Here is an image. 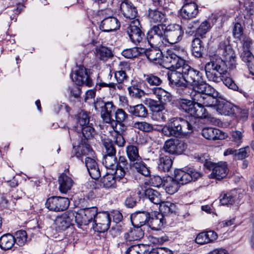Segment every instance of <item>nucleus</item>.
I'll return each mask as SVG.
<instances>
[{"mask_svg": "<svg viewBox=\"0 0 254 254\" xmlns=\"http://www.w3.org/2000/svg\"><path fill=\"white\" fill-rule=\"evenodd\" d=\"M218 54L222 55L223 60L218 55L210 56V62L205 64L204 70L206 78L210 81L218 83L221 80L229 89L238 91L239 87L232 78H221L226 74L228 68L233 69L236 67V57L234 51L224 41L220 42L217 50Z\"/></svg>", "mask_w": 254, "mask_h": 254, "instance_id": "1", "label": "nucleus"}, {"mask_svg": "<svg viewBox=\"0 0 254 254\" xmlns=\"http://www.w3.org/2000/svg\"><path fill=\"white\" fill-rule=\"evenodd\" d=\"M192 131V126L187 120L181 118L171 119L168 125L162 128L164 135L168 136L182 138L187 136Z\"/></svg>", "mask_w": 254, "mask_h": 254, "instance_id": "2", "label": "nucleus"}, {"mask_svg": "<svg viewBox=\"0 0 254 254\" xmlns=\"http://www.w3.org/2000/svg\"><path fill=\"white\" fill-rule=\"evenodd\" d=\"M126 153L130 161V165L137 172L144 176L150 175V171L143 162L141 156L139 154L137 147L133 145H129L126 147Z\"/></svg>", "mask_w": 254, "mask_h": 254, "instance_id": "3", "label": "nucleus"}, {"mask_svg": "<svg viewBox=\"0 0 254 254\" xmlns=\"http://www.w3.org/2000/svg\"><path fill=\"white\" fill-rule=\"evenodd\" d=\"M182 66L172 69L168 74V79L170 83L177 87V91L181 95H189V88L185 82L184 73L181 71Z\"/></svg>", "mask_w": 254, "mask_h": 254, "instance_id": "4", "label": "nucleus"}, {"mask_svg": "<svg viewBox=\"0 0 254 254\" xmlns=\"http://www.w3.org/2000/svg\"><path fill=\"white\" fill-rule=\"evenodd\" d=\"M165 24H158L153 26L148 32L147 39L151 46L161 47L164 45V27Z\"/></svg>", "mask_w": 254, "mask_h": 254, "instance_id": "5", "label": "nucleus"}, {"mask_svg": "<svg viewBox=\"0 0 254 254\" xmlns=\"http://www.w3.org/2000/svg\"><path fill=\"white\" fill-rule=\"evenodd\" d=\"M165 36L164 45L174 44L181 41L182 39L184 31L182 27L176 24L168 25L164 28Z\"/></svg>", "mask_w": 254, "mask_h": 254, "instance_id": "6", "label": "nucleus"}, {"mask_svg": "<svg viewBox=\"0 0 254 254\" xmlns=\"http://www.w3.org/2000/svg\"><path fill=\"white\" fill-rule=\"evenodd\" d=\"M149 218L150 215L146 212H138L131 215V223L134 227L137 228L131 232L132 235H136V238L134 239L137 240L143 237L144 233L142 230L139 228L144 225Z\"/></svg>", "mask_w": 254, "mask_h": 254, "instance_id": "7", "label": "nucleus"}, {"mask_svg": "<svg viewBox=\"0 0 254 254\" xmlns=\"http://www.w3.org/2000/svg\"><path fill=\"white\" fill-rule=\"evenodd\" d=\"M98 208L91 207L80 209L75 215V222L78 225H87L90 222H95V217L98 214Z\"/></svg>", "mask_w": 254, "mask_h": 254, "instance_id": "8", "label": "nucleus"}, {"mask_svg": "<svg viewBox=\"0 0 254 254\" xmlns=\"http://www.w3.org/2000/svg\"><path fill=\"white\" fill-rule=\"evenodd\" d=\"M69 200L64 197L52 196L47 199L45 205L50 210L59 212L66 210L69 206Z\"/></svg>", "mask_w": 254, "mask_h": 254, "instance_id": "9", "label": "nucleus"}, {"mask_svg": "<svg viewBox=\"0 0 254 254\" xmlns=\"http://www.w3.org/2000/svg\"><path fill=\"white\" fill-rule=\"evenodd\" d=\"M96 110L101 109V116L103 121L111 125L112 117V113L115 110V106L112 102H104L103 101H98L94 103Z\"/></svg>", "mask_w": 254, "mask_h": 254, "instance_id": "10", "label": "nucleus"}, {"mask_svg": "<svg viewBox=\"0 0 254 254\" xmlns=\"http://www.w3.org/2000/svg\"><path fill=\"white\" fill-rule=\"evenodd\" d=\"M75 222L74 213L68 211L57 217L55 220L56 229L58 231H64L68 228Z\"/></svg>", "mask_w": 254, "mask_h": 254, "instance_id": "11", "label": "nucleus"}, {"mask_svg": "<svg viewBox=\"0 0 254 254\" xmlns=\"http://www.w3.org/2000/svg\"><path fill=\"white\" fill-rule=\"evenodd\" d=\"M140 24L138 19L132 20L127 30L131 41L135 44L140 43L144 37V34L140 29Z\"/></svg>", "mask_w": 254, "mask_h": 254, "instance_id": "12", "label": "nucleus"}, {"mask_svg": "<svg viewBox=\"0 0 254 254\" xmlns=\"http://www.w3.org/2000/svg\"><path fill=\"white\" fill-rule=\"evenodd\" d=\"M187 148L186 143L183 141L174 139L166 140L163 146L164 151L171 154H181Z\"/></svg>", "mask_w": 254, "mask_h": 254, "instance_id": "13", "label": "nucleus"}, {"mask_svg": "<svg viewBox=\"0 0 254 254\" xmlns=\"http://www.w3.org/2000/svg\"><path fill=\"white\" fill-rule=\"evenodd\" d=\"M181 71L184 73L186 83L188 82L192 85L194 83L202 82L203 76L202 73L186 64V62L182 65Z\"/></svg>", "mask_w": 254, "mask_h": 254, "instance_id": "14", "label": "nucleus"}, {"mask_svg": "<svg viewBox=\"0 0 254 254\" xmlns=\"http://www.w3.org/2000/svg\"><path fill=\"white\" fill-rule=\"evenodd\" d=\"M200 173L195 171L186 172L182 169H176L174 171V178L179 184L185 185L191 181H195L200 177Z\"/></svg>", "mask_w": 254, "mask_h": 254, "instance_id": "15", "label": "nucleus"}, {"mask_svg": "<svg viewBox=\"0 0 254 254\" xmlns=\"http://www.w3.org/2000/svg\"><path fill=\"white\" fill-rule=\"evenodd\" d=\"M115 120L112 119L111 126L115 131L124 132L126 129L124 123L127 120L128 115L122 109H118L115 112Z\"/></svg>", "mask_w": 254, "mask_h": 254, "instance_id": "16", "label": "nucleus"}, {"mask_svg": "<svg viewBox=\"0 0 254 254\" xmlns=\"http://www.w3.org/2000/svg\"><path fill=\"white\" fill-rule=\"evenodd\" d=\"M70 77L77 85H85L89 87L92 85V81L87 73V69L83 66H79L75 73L70 74Z\"/></svg>", "mask_w": 254, "mask_h": 254, "instance_id": "17", "label": "nucleus"}, {"mask_svg": "<svg viewBox=\"0 0 254 254\" xmlns=\"http://www.w3.org/2000/svg\"><path fill=\"white\" fill-rule=\"evenodd\" d=\"M185 62L179 60L173 52H168L165 56L162 58L160 64L168 69H174L175 68L182 66Z\"/></svg>", "mask_w": 254, "mask_h": 254, "instance_id": "18", "label": "nucleus"}, {"mask_svg": "<svg viewBox=\"0 0 254 254\" xmlns=\"http://www.w3.org/2000/svg\"><path fill=\"white\" fill-rule=\"evenodd\" d=\"M95 230L100 233H104L110 227L111 218L107 212H98L95 217Z\"/></svg>", "mask_w": 254, "mask_h": 254, "instance_id": "19", "label": "nucleus"}, {"mask_svg": "<svg viewBox=\"0 0 254 254\" xmlns=\"http://www.w3.org/2000/svg\"><path fill=\"white\" fill-rule=\"evenodd\" d=\"M210 107L213 108L219 114L228 116L234 115V110H236L235 106L225 100H217L216 103Z\"/></svg>", "mask_w": 254, "mask_h": 254, "instance_id": "20", "label": "nucleus"}, {"mask_svg": "<svg viewBox=\"0 0 254 254\" xmlns=\"http://www.w3.org/2000/svg\"><path fill=\"white\" fill-rule=\"evenodd\" d=\"M116 171H115L116 176L117 178L122 179V183H127V179L125 178L126 172L128 170V162L125 156L119 157L118 161H117Z\"/></svg>", "mask_w": 254, "mask_h": 254, "instance_id": "21", "label": "nucleus"}, {"mask_svg": "<svg viewBox=\"0 0 254 254\" xmlns=\"http://www.w3.org/2000/svg\"><path fill=\"white\" fill-rule=\"evenodd\" d=\"M190 96L195 104L209 107L213 106V98L209 97L203 93L192 91L190 93Z\"/></svg>", "mask_w": 254, "mask_h": 254, "instance_id": "22", "label": "nucleus"}, {"mask_svg": "<svg viewBox=\"0 0 254 254\" xmlns=\"http://www.w3.org/2000/svg\"><path fill=\"white\" fill-rule=\"evenodd\" d=\"M120 27V23L118 19L113 16L104 18L101 23L100 28L104 32H111L118 29Z\"/></svg>", "mask_w": 254, "mask_h": 254, "instance_id": "23", "label": "nucleus"}, {"mask_svg": "<svg viewBox=\"0 0 254 254\" xmlns=\"http://www.w3.org/2000/svg\"><path fill=\"white\" fill-rule=\"evenodd\" d=\"M201 133L204 137L208 140L223 139L226 137L224 132L219 129L213 127H204L202 129Z\"/></svg>", "mask_w": 254, "mask_h": 254, "instance_id": "24", "label": "nucleus"}, {"mask_svg": "<svg viewBox=\"0 0 254 254\" xmlns=\"http://www.w3.org/2000/svg\"><path fill=\"white\" fill-rule=\"evenodd\" d=\"M121 10L125 17L128 19H134L137 15V10L133 4L127 0H125L121 4Z\"/></svg>", "mask_w": 254, "mask_h": 254, "instance_id": "25", "label": "nucleus"}, {"mask_svg": "<svg viewBox=\"0 0 254 254\" xmlns=\"http://www.w3.org/2000/svg\"><path fill=\"white\" fill-rule=\"evenodd\" d=\"M198 13V6L194 2H186L181 10V14L185 19L194 18Z\"/></svg>", "mask_w": 254, "mask_h": 254, "instance_id": "26", "label": "nucleus"}, {"mask_svg": "<svg viewBox=\"0 0 254 254\" xmlns=\"http://www.w3.org/2000/svg\"><path fill=\"white\" fill-rule=\"evenodd\" d=\"M85 163L91 177L94 180L98 179L101 174L96 161L90 156H87Z\"/></svg>", "mask_w": 254, "mask_h": 254, "instance_id": "27", "label": "nucleus"}, {"mask_svg": "<svg viewBox=\"0 0 254 254\" xmlns=\"http://www.w3.org/2000/svg\"><path fill=\"white\" fill-rule=\"evenodd\" d=\"M228 171L226 162H220L215 165L210 176L212 179L220 180L226 176Z\"/></svg>", "mask_w": 254, "mask_h": 254, "instance_id": "28", "label": "nucleus"}, {"mask_svg": "<svg viewBox=\"0 0 254 254\" xmlns=\"http://www.w3.org/2000/svg\"><path fill=\"white\" fill-rule=\"evenodd\" d=\"M151 48L144 50L143 49V53L144 52L147 59L150 61L155 64H160L162 58V53L161 50L158 48L159 46H151Z\"/></svg>", "mask_w": 254, "mask_h": 254, "instance_id": "29", "label": "nucleus"}, {"mask_svg": "<svg viewBox=\"0 0 254 254\" xmlns=\"http://www.w3.org/2000/svg\"><path fill=\"white\" fill-rule=\"evenodd\" d=\"M218 238L217 234L213 231L203 232L199 233L195 239V242L199 245L211 243Z\"/></svg>", "mask_w": 254, "mask_h": 254, "instance_id": "30", "label": "nucleus"}, {"mask_svg": "<svg viewBox=\"0 0 254 254\" xmlns=\"http://www.w3.org/2000/svg\"><path fill=\"white\" fill-rule=\"evenodd\" d=\"M58 182L59 190L63 193H66L70 190L74 184L73 180L64 173L59 177Z\"/></svg>", "mask_w": 254, "mask_h": 254, "instance_id": "31", "label": "nucleus"}, {"mask_svg": "<svg viewBox=\"0 0 254 254\" xmlns=\"http://www.w3.org/2000/svg\"><path fill=\"white\" fill-rule=\"evenodd\" d=\"M148 18L151 23L164 24L167 21L166 15L160 11L155 9L149 8L148 10Z\"/></svg>", "mask_w": 254, "mask_h": 254, "instance_id": "32", "label": "nucleus"}, {"mask_svg": "<svg viewBox=\"0 0 254 254\" xmlns=\"http://www.w3.org/2000/svg\"><path fill=\"white\" fill-rule=\"evenodd\" d=\"M151 91L161 103L166 104L172 100L171 94L161 87H154Z\"/></svg>", "mask_w": 254, "mask_h": 254, "instance_id": "33", "label": "nucleus"}, {"mask_svg": "<svg viewBox=\"0 0 254 254\" xmlns=\"http://www.w3.org/2000/svg\"><path fill=\"white\" fill-rule=\"evenodd\" d=\"M165 223L164 216L162 213L156 212L154 216L149 219V227L152 230H159Z\"/></svg>", "mask_w": 254, "mask_h": 254, "instance_id": "34", "label": "nucleus"}, {"mask_svg": "<svg viewBox=\"0 0 254 254\" xmlns=\"http://www.w3.org/2000/svg\"><path fill=\"white\" fill-rule=\"evenodd\" d=\"M114 174V176L113 174H107L104 176L101 179V185L105 188H110L116 187V181L121 182L122 183V179L117 178L115 172Z\"/></svg>", "mask_w": 254, "mask_h": 254, "instance_id": "35", "label": "nucleus"}, {"mask_svg": "<svg viewBox=\"0 0 254 254\" xmlns=\"http://www.w3.org/2000/svg\"><path fill=\"white\" fill-rule=\"evenodd\" d=\"M15 242V240L13 235L9 233L4 234L0 238V248L3 250H10Z\"/></svg>", "mask_w": 254, "mask_h": 254, "instance_id": "36", "label": "nucleus"}, {"mask_svg": "<svg viewBox=\"0 0 254 254\" xmlns=\"http://www.w3.org/2000/svg\"><path fill=\"white\" fill-rule=\"evenodd\" d=\"M173 161L169 156L161 154L159 157L158 168L159 170L163 172L169 171L172 167Z\"/></svg>", "mask_w": 254, "mask_h": 254, "instance_id": "37", "label": "nucleus"}, {"mask_svg": "<svg viewBox=\"0 0 254 254\" xmlns=\"http://www.w3.org/2000/svg\"><path fill=\"white\" fill-rule=\"evenodd\" d=\"M204 107L205 106L194 104L193 106L190 109V115L196 118L203 119L207 118L208 114Z\"/></svg>", "mask_w": 254, "mask_h": 254, "instance_id": "38", "label": "nucleus"}, {"mask_svg": "<svg viewBox=\"0 0 254 254\" xmlns=\"http://www.w3.org/2000/svg\"><path fill=\"white\" fill-rule=\"evenodd\" d=\"M164 187L167 193L173 194L178 190L180 186L175 179L169 177L165 181Z\"/></svg>", "mask_w": 254, "mask_h": 254, "instance_id": "39", "label": "nucleus"}, {"mask_svg": "<svg viewBox=\"0 0 254 254\" xmlns=\"http://www.w3.org/2000/svg\"><path fill=\"white\" fill-rule=\"evenodd\" d=\"M128 111L133 116L139 118H145L148 114L147 109L142 104L129 106L128 107Z\"/></svg>", "mask_w": 254, "mask_h": 254, "instance_id": "40", "label": "nucleus"}, {"mask_svg": "<svg viewBox=\"0 0 254 254\" xmlns=\"http://www.w3.org/2000/svg\"><path fill=\"white\" fill-rule=\"evenodd\" d=\"M121 70L117 71L115 73V77L118 83H121L126 80L127 76L126 72L127 69H129V65L126 62H121L119 64Z\"/></svg>", "mask_w": 254, "mask_h": 254, "instance_id": "41", "label": "nucleus"}, {"mask_svg": "<svg viewBox=\"0 0 254 254\" xmlns=\"http://www.w3.org/2000/svg\"><path fill=\"white\" fill-rule=\"evenodd\" d=\"M144 103L148 105L151 110L153 112V116L155 113H158L165 109V104L160 103L156 100L150 98H146Z\"/></svg>", "mask_w": 254, "mask_h": 254, "instance_id": "42", "label": "nucleus"}, {"mask_svg": "<svg viewBox=\"0 0 254 254\" xmlns=\"http://www.w3.org/2000/svg\"><path fill=\"white\" fill-rule=\"evenodd\" d=\"M145 197L155 204H159L162 202L161 194L157 191L152 189H148L145 191Z\"/></svg>", "mask_w": 254, "mask_h": 254, "instance_id": "43", "label": "nucleus"}, {"mask_svg": "<svg viewBox=\"0 0 254 254\" xmlns=\"http://www.w3.org/2000/svg\"><path fill=\"white\" fill-rule=\"evenodd\" d=\"M96 54L97 57L104 61H107L113 56L112 52L110 49L103 46L96 48Z\"/></svg>", "mask_w": 254, "mask_h": 254, "instance_id": "44", "label": "nucleus"}, {"mask_svg": "<svg viewBox=\"0 0 254 254\" xmlns=\"http://www.w3.org/2000/svg\"><path fill=\"white\" fill-rule=\"evenodd\" d=\"M160 210L162 214L168 215L175 213L176 211V205L170 201H163L159 204Z\"/></svg>", "mask_w": 254, "mask_h": 254, "instance_id": "45", "label": "nucleus"}, {"mask_svg": "<svg viewBox=\"0 0 254 254\" xmlns=\"http://www.w3.org/2000/svg\"><path fill=\"white\" fill-rule=\"evenodd\" d=\"M198 25L199 26H197V28L196 35L201 38L204 37V35L210 30L212 26L209 19L204 20Z\"/></svg>", "mask_w": 254, "mask_h": 254, "instance_id": "46", "label": "nucleus"}, {"mask_svg": "<svg viewBox=\"0 0 254 254\" xmlns=\"http://www.w3.org/2000/svg\"><path fill=\"white\" fill-rule=\"evenodd\" d=\"M117 158L114 155H105L102 161L103 164L108 169L116 171Z\"/></svg>", "mask_w": 254, "mask_h": 254, "instance_id": "47", "label": "nucleus"}, {"mask_svg": "<svg viewBox=\"0 0 254 254\" xmlns=\"http://www.w3.org/2000/svg\"><path fill=\"white\" fill-rule=\"evenodd\" d=\"M143 49L138 47H134L130 49H127L122 51V55L127 58L131 59L137 57L143 53Z\"/></svg>", "mask_w": 254, "mask_h": 254, "instance_id": "48", "label": "nucleus"}, {"mask_svg": "<svg viewBox=\"0 0 254 254\" xmlns=\"http://www.w3.org/2000/svg\"><path fill=\"white\" fill-rule=\"evenodd\" d=\"M13 237L15 240V244L19 246H24L28 241L27 233L24 230L17 231Z\"/></svg>", "mask_w": 254, "mask_h": 254, "instance_id": "49", "label": "nucleus"}, {"mask_svg": "<svg viewBox=\"0 0 254 254\" xmlns=\"http://www.w3.org/2000/svg\"><path fill=\"white\" fill-rule=\"evenodd\" d=\"M143 77L145 82L150 86H158L162 83V80L159 76L152 73L144 74Z\"/></svg>", "mask_w": 254, "mask_h": 254, "instance_id": "50", "label": "nucleus"}, {"mask_svg": "<svg viewBox=\"0 0 254 254\" xmlns=\"http://www.w3.org/2000/svg\"><path fill=\"white\" fill-rule=\"evenodd\" d=\"M76 130L78 133L81 132L83 136L86 139L92 137L94 133V129L92 124H88L82 127H77Z\"/></svg>", "mask_w": 254, "mask_h": 254, "instance_id": "51", "label": "nucleus"}, {"mask_svg": "<svg viewBox=\"0 0 254 254\" xmlns=\"http://www.w3.org/2000/svg\"><path fill=\"white\" fill-rule=\"evenodd\" d=\"M93 152L90 146L88 144H84L79 145L77 147V152L76 153V156L79 157L82 155H87L90 157H93Z\"/></svg>", "mask_w": 254, "mask_h": 254, "instance_id": "52", "label": "nucleus"}, {"mask_svg": "<svg viewBox=\"0 0 254 254\" xmlns=\"http://www.w3.org/2000/svg\"><path fill=\"white\" fill-rule=\"evenodd\" d=\"M243 132L239 130H233L230 132V139L237 147L241 145L243 140Z\"/></svg>", "mask_w": 254, "mask_h": 254, "instance_id": "53", "label": "nucleus"}, {"mask_svg": "<svg viewBox=\"0 0 254 254\" xmlns=\"http://www.w3.org/2000/svg\"><path fill=\"white\" fill-rule=\"evenodd\" d=\"M133 127L143 132H150L154 129V126L151 124L146 122H137L133 124Z\"/></svg>", "mask_w": 254, "mask_h": 254, "instance_id": "54", "label": "nucleus"}, {"mask_svg": "<svg viewBox=\"0 0 254 254\" xmlns=\"http://www.w3.org/2000/svg\"><path fill=\"white\" fill-rule=\"evenodd\" d=\"M129 94L133 98L139 99L144 95V92L137 85H132L128 87Z\"/></svg>", "mask_w": 254, "mask_h": 254, "instance_id": "55", "label": "nucleus"}, {"mask_svg": "<svg viewBox=\"0 0 254 254\" xmlns=\"http://www.w3.org/2000/svg\"><path fill=\"white\" fill-rule=\"evenodd\" d=\"M77 126L75 127H82L89 123V118L88 115L85 112H80L76 117Z\"/></svg>", "mask_w": 254, "mask_h": 254, "instance_id": "56", "label": "nucleus"}, {"mask_svg": "<svg viewBox=\"0 0 254 254\" xmlns=\"http://www.w3.org/2000/svg\"><path fill=\"white\" fill-rule=\"evenodd\" d=\"M144 247L143 244L133 245L127 249L126 254H142L145 251Z\"/></svg>", "mask_w": 254, "mask_h": 254, "instance_id": "57", "label": "nucleus"}, {"mask_svg": "<svg viewBox=\"0 0 254 254\" xmlns=\"http://www.w3.org/2000/svg\"><path fill=\"white\" fill-rule=\"evenodd\" d=\"M204 94L209 97L213 98L214 100L213 101V105L216 103L217 98L219 96V93L213 87L207 84Z\"/></svg>", "mask_w": 254, "mask_h": 254, "instance_id": "58", "label": "nucleus"}, {"mask_svg": "<svg viewBox=\"0 0 254 254\" xmlns=\"http://www.w3.org/2000/svg\"><path fill=\"white\" fill-rule=\"evenodd\" d=\"M250 153V147H246L236 150V159L238 160H243L247 158Z\"/></svg>", "mask_w": 254, "mask_h": 254, "instance_id": "59", "label": "nucleus"}, {"mask_svg": "<svg viewBox=\"0 0 254 254\" xmlns=\"http://www.w3.org/2000/svg\"><path fill=\"white\" fill-rule=\"evenodd\" d=\"M179 104L180 108L189 114H190V109L194 104L192 101L185 99H180Z\"/></svg>", "mask_w": 254, "mask_h": 254, "instance_id": "60", "label": "nucleus"}, {"mask_svg": "<svg viewBox=\"0 0 254 254\" xmlns=\"http://www.w3.org/2000/svg\"><path fill=\"white\" fill-rule=\"evenodd\" d=\"M234 201V196L231 193H225L220 196V202L223 205L232 204Z\"/></svg>", "mask_w": 254, "mask_h": 254, "instance_id": "61", "label": "nucleus"}, {"mask_svg": "<svg viewBox=\"0 0 254 254\" xmlns=\"http://www.w3.org/2000/svg\"><path fill=\"white\" fill-rule=\"evenodd\" d=\"M199 24V21L197 20H193L189 23L186 28V33L190 35H192L194 32L196 35L197 28Z\"/></svg>", "mask_w": 254, "mask_h": 254, "instance_id": "62", "label": "nucleus"}, {"mask_svg": "<svg viewBox=\"0 0 254 254\" xmlns=\"http://www.w3.org/2000/svg\"><path fill=\"white\" fill-rule=\"evenodd\" d=\"M153 118L157 121L165 122L169 118V112L165 109L160 112L155 113Z\"/></svg>", "mask_w": 254, "mask_h": 254, "instance_id": "63", "label": "nucleus"}, {"mask_svg": "<svg viewBox=\"0 0 254 254\" xmlns=\"http://www.w3.org/2000/svg\"><path fill=\"white\" fill-rule=\"evenodd\" d=\"M240 57L242 60L246 63L247 64L250 62H254V56L252 54L251 50H242Z\"/></svg>", "mask_w": 254, "mask_h": 254, "instance_id": "64", "label": "nucleus"}]
</instances>
